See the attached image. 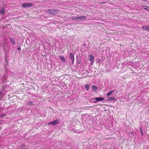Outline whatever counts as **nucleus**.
<instances>
[{
	"instance_id": "f257e3e1",
	"label": "nucleus",
	"mask_w": 149,
	"mask_h": 149,
	"mask_svg": "<svg viewBox=\"0 0 149 149\" xmlns=\"http://www.w3.org/2000/svg\"><path fill=\"white\" fill-rule=\"evenodd\" d=\"M60 12V10L57 9H51L48 10V13L51 15H55L58 14Z\"/></svg>"
},
{
	"instance_id": "f03ea898",
	"label": "nucleus",
	"mask_w": 149,
	"mask_h": 149,
	"mask_svg": "<svg viewBox=\"0 0 149 149\" xmlns=\"http://www.w3.org/2000/svg\"><path fill=\"white\" fill-rule=\"evenodd\" d=\"M33 5V4L32 3H25L22 4V6L24 8L30 7Z\"/></svg>"
},
{
	"instance_id": "7ed1b4c3",
	"label": "nucleus",
	"mask_w": 149,
	"mask_h": 149,
	"mask_svg": "<svg viewBox=\"0 0 149 149\" xmlns=\"http://www.w3.org/2000/svg\"><path fill=\"white\" fill-rule=\"evenodd\" d=\"M58 119H56L52 122L49 123L48 125H52L54 126L58 124Z\"/></svg>"
},
{
	"instance_id": "20e7f679",
	"label": "nucleus",
	"mask_w": 149,
	"mask_h": 149,
	"mask_svg": "<svg viewBox=\"0 0 149 149\" xmlns=\"http://www.w3.org/2000/svg\"><path fill=\"white\" fill-rule=\"evenodd\" d=\"M76 20L78 21L79 19L81 20H84L86 19V17L85 16L79 17H76Z\"/></svg>"
},
{
	"instance_id": "39448f33",
	"label": "nucleus",
	"mask_w": 149,
	"mask_h": 149,
	"mask_svg": "<svg viewBox=\"0 0 149 149\" xmlns=\"http://www.w3.org/2000/svg\"><path fill=\"white\" fill-rule=\"evenodd\" d=\"M95 101H93V102L94 103H96L98 101H102L104 100V98L102 97H97L94 99Z\"/></svg>"
},
{
	"instance_id": "423d86ee",
	"label": "nucleus",
	"mask_w": 149,
	"mask_h": 149,
	"mask_svg": "<svg viewBox=\"0 0 149 149\" xmlns=\"http://www.w3.org/2000/svg\"><path fill=\"white\" fill-rule=\"evenodd\" d=\"M115 97H108L107 99V102H110L111 101L113 100H115Z\"/></svg>"
},
{
	"instance_id": "0eeeda50",
	"label": "nucleus",
	"mask_w": 149,
	"mask_h": 149,
	"mask_svg": "<svg viewBox=\"0 0 149 149\" xmlns=\"http://www.w3.org/2000/svg\"><path fill=\"white\" fill-rule=\"evenodd\" d=\"M142 28L144 30L149 31V26H143Z\"/></svg>"
},
{
	"instance_id": "6e6552de",
	"label": "nucleus",
	"mask_w": 149,
	"mask_h": 149,
	"mask_svg": "<svg viewBox=\"0 0 149 149\" xmlns=\"http://www.w3.org/2000/svg\"><path fill=\"white\" fill-rule=\"evenodd\" d=\"M94 56L92 54H91L90 56V60L91 62L92 63L93 61H94Z\"/></svg>"
},
{
	"instance_id": "1a4fd4ad",
	"label": "nucleus",
	"mask_w": 149,
	"mask_h": 149,
	"mask_svg": "<svg viewBox=\"0 0 149 149\" xmlns=\"http://www.w3.org/2000/svg\"><path fill=\"white\" fill-rule=\"evenodd\" d=\"M114 91V90H111L107 94V96H109Z\"/></svg>"
},
{
	"instance_id": "9d476101",
	"label": "nucleus",
	"mask_w": 149,
	"mask_h": 149,
	"mask_svg": "<svg viewBox=\"0 0 149 149\" xmlns=\"http://www.w3.org/2000/svg\"><path fill=\"white\" fill-rule=\"evenodd\" d=\"M142 8L148 11H149V7L147 6H143Z\"/></svg>"
},
{
	"instance_id": "9b49d317",
	"label": "nucleus",
	"mask_w": 149,
	"mask_h": 149,
	"mask_svg": "<svg viewBox=\"0 0 149 149\" xmlns=\"http://www.w3.org/2000/svg\"><path fill=\"white\" fill-rule=\"evenodd\" d=\"M70 58L71 59H72L74 58V56L73 54L72 53H70L69 55Z\"/></svg>"
},
{
	"instance_id": "f8f14e48",
	"label": "nucleus",
	"mask_w": 149,
	"mask_h": 149,
	"mask_svg": "<svg viewBox=\"0 0 149 149\" xmlns=\"http://www.w3.org/2000/svg\"><path fill=\"white\" fill-rule=\"evenodd\" d=\"M10 40L11 42H12V44H15V42L14 41L13 38H10Z\"/></svg>"
},
{
	"instance_id": "ddd939ff",
	"label": "nucleus",
	"mask_w": 149,
	"mask_h": 149,
	"mask_svg": "<svg viewBox=\"0 0 149 149\" xmlns=\"http://www.w3.org/2000/svg\"><path fill=\"white\" fill-rule=\"evenodd\" d=\"M59 57L63 61H65V59L64 57L63 56H59Z\"/></svg>"
},
{
	"instance_id": "4468645a",
	"label": "nucleus",
	"mask_w": 149,
	"mask_h": 149,
	"mask_svg": "<svg viewBox=\"0 0 149 149\" xmlns=\"http://www.w3.org/2000/svg\"><path fill=\"white\" fill-rule=\"evenodd\" d=\"M5 13V10L3 8L0 10V13L3 14Z\"/></svg>"
},
{
	"instance_id": "2eb2a0df",
	"label": "nucleus",
	"mask_w": 149,
	"mask_h": 149,
	"mask_svg": "<svg viewBox=\"0 0 149 149\" xmlns=\"http://www.w3.org/2000/svg\"><path fill=\"white\" fill-rule=\"evenodd\" d=\"M85 87L86 88L87 91H88L89 88V84H87L85 86Z\"/></svg>"
},
{
	"instance_id": "dca6fc26",
	"label": "nucleus",
	"mask_w": 149,
	"mask_h": 149,
	"mask_svg": "<svg viewBox=\"0 0 149 149\" xmlns=\"http://www.w3.org/2000/svg\"><path fill=\"white\" fill-rule=\"evenodd\" d=\"M140 131L141 134V135H142V136H143V132L142 129L141 128H140Z\"/></svg>"
},
{
	"instance_id": "f3484780",
	"label": "nucleus",
	"mask_w": 149,
	"mask_h": 149,
	"mask_svg": "<svg viewBox=\"0 0 149 149\" xmlns=\"http://www.w3.org/2000/svg\"><path fill=\"white\" fill-rule=\"evenodd\" d=\"M92 88L93 90H96L97 89V87L96 86L93 85L92 87Z\"/></svg>"
},
{
	"instance_id": "a211bd4d",
	"label": "nucleus",
	"mask_w": 149,
	"mask_h": 149,
	"mask_svg": "<svg viewBox=\"0 0 149 149\" xmlns=\"http://www.w3.org/2000/svg\"><path fill=\"white\" fill-rule=\"evenodd\" d=\"M33 102H30L28 103V105H33Z\"/></svg>"
},
{
	"instance_id": "6ab92c4d",
	"label": "nucleus",
	"mask_w": 149,
	"mask_h": 149,
	"mask_svg": "<svg viewBox=\"0 0 149 149\" xmlns=\"http://www.w3.org/2000/svg\"><path fill=\"white\" fill-rule=\"evenodd\" d=\"M6 115L5 114H3V115H1V118H3V117H4V116Z\"/></svg>"
},
{
	"instance_id": "aec40b11",
	"label": "nucleus",
	"mask_w": 149,
	"mask_h": 149,
	"mask_svg": "<svg viewBox=\"0 0 149 149\" xmlns=\"http://www.w3.org/2000/svg\"><path fill=\"white\" fill-rule=\"evenodd\" d=\"M21 146L22 147H24L25 146V145L24 144H22L21 145Z\"/></svg>"
},
{
	"instance_id": "412c9836",
	"label": "nucleus",
	"mask_w": 149,
	"mask_h": 149,
	"mask_svg": "<svg viewBox=\"0 0 149 149\" xmlns=\"http://www.w3.org/2000/svg\"><path fill=\"white\" fill-rule=\"evenodd\" d=\"M77 63L78 64H79L80 63H81V61H78L77 62Z\"/></svg>"
},
{
	"instance_id": "4be33fe9",
	"label": "nucleus",
	"mask_w": 149,
	"mask_h": 149,
	"mask_svg": "<svg viewBox=\"0 0 149 149\" xmlns=\"http://www.w3.org/2000/svg\"><path fill=\"white\" fill-rule=\"evenodd\" d=\"M74 58L72 59V63L73 64H74Z\"/></svg>"
},
{
	"instance_id": "5701e85b",
	"label": "nucleus",
	"mask_w": 149,
	"mask_h": 149,
	"mask_svg": "<svg viewBox=\"0 0 149 149\" xmlns=\"http://www.w3.org/2000/svg\"><path fill=\"white\" fill-rule=\"evenodd\" d=\"M20 49H21V48H20V47H18V49H18V50H20Z\"/></svg>"
},
{
	"instance_id": "b1692460",
	"label": "nucleus",
	"mask_w": 149,
	"mask_h": 149,
	"mask_svg": "<svg viewBox=\"0 0 149 149\" xmlns=\"http://www.w3.org/2000/svg\"><path fill=\"white\" fill-rule=\"evenodd\" d=\"M20 149H29L28 148H21Z\"/></svg>"
},
{
	"instance_id": "393cba45",
	"label": "nucleus",
	"mask_w": 149,
	"mask_h": 149,
	"mask_svg": "<svg viewBox=\"0 0 149 149\" xmlns=\"http://www.w3.org/2000/svg\"><path fill=\"white\" fill-rule=\"evenodd\" d=\"M75 17H74V18H72V20H74V19H75V20H76Z\"/></svg>"
},
{
	"instance_id": "a878e982",
	"label": "nucleus",
	"mask_w": 149,
	"mask_h": 149,
	"mask_svg": "<svg viewBox=\"0 0 149 149\" xmlns=\"http://www.w3.org/2000/svg\"><path fill=\"white\" fill-rule=\"evenodd\" d=\"M98 61L100 62V59H98Z\"/></svg>"
},
{
	"instance_id": "bb28decb",
	"label": "nucleus",
	"mask_w": 149,
	"mask_h": 149,
	"mask_svg": "<svg viewBox=\"0 0 149 149\" xmlns=\"http://www.w3.org/2000/svg\"><path fill=\"white\" fill-rule=\"evenodd\" d=\"M15 149H19V148H15Z\"/></svg>"
}]
</instances>
